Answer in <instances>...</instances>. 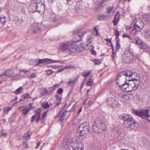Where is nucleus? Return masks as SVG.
I'll list each match as a JSON object with an SVG mask.
<instances>
[{"mask_svg": "<svg viewBox=\"0 0 150 150\" xmlns=\"http://www.w3.org/2000/svg\"><path fill=\"white\" fill-rule=\"evenodd\" d=\"M93 132L95 133H102L106 129L104 120L100 119L98 120L95 122L93 124Z\"/></svg>", "mask_w": 150, "mask_h": 150, "instance_id": "obj_1", "label": "nucleus"}, {"mask_svg": "<svg viewBox=\"0 0 150 150\" xmlns=\"http://www.w3.org/2000/svg\"><path fill=\"white\" fill-rule=\"evenodd\" d=\"M123 90L127 92H130L136 90L140 84V81H134L129 79Z\"/></svg>", "mask_w": 150, "mask_h": 150, "instance_id": "obj_2", "label": "nucleus"}, {"mask_svg": "<svg viewBox=\"0 0 150 150\" xmlns=\"http://www.w3.org/2000/svg\"><path fill=\"white\" fill-rule=\"evenodd\" d=\"M78 131L81 136L85 137L90 132V127L88 124H81L78 126Z\"/></svg>", "mask_w": 150, "mask_h": 150, "instance_id": "obj_3", "label": "nucleus"}, {"mask_svg": "<svg viewBox=\"0 0 150 150\" xmlns=\"http://www.w3.org/2000/svg\"><path fill=\"white\" fill-rule=\"evenodd\" d=\"M128 80L127 78H125V76L123 75V73H121L118 75L117 79V83L121 89L123 90L124 87L126 86V84Z\"/></svg>", "mask_w": 150, "mask_h": 150, "instance_id": "obj_4", "label": "nucleus"}, {"mask_svg": "<svg viewBox=\"0 0 150 150\" xmlns=\"http://www.w3.org/2000/svg\"><path fill=\"white\" fill-rule=\"evenodd\" d=\"M149 110L148 109L142 110H135L134 112L136 115L150 122V116L149 115Z\"/></svg>", "mask_w": 150, "mask_h": 150, "instance_id": "obj_5", "label": "nucleus"}, {"mask_svg": "<svg viewBox=\"0 0 150 150\" xmlns=\"http://www.w3.org/2000/svg\"><path fill=\"white\" fill-rule=\"evenodd\" d=\"M134 59L133 54L129 51H126L122 56V60L125 63H130L133 61Z\"/></svg>", "mask_w": 150, "mask_h": 150, "instance_id": "obj_6", "label": "nucleus"}, {"mask_svg": "<svg viewBox=\"0 0 150 150\" xmlns=\"http://www.w3.org/2000/svg\"><path fill=\"white\" fill-rule=\"evenodd\" d=\"M134 24L132 32L135 34L137 32H139L141 30H142L144 26L143 23L139 20L135 19L134 20Z\"/></svg>", "mask_w": 150, "mask_h": 150, "instance_id": "obj_7", "label": "nucleus"}, {"mask_svg": "<svg viewBox=\"0 0 150 150\" xmlns=\"http://www.w3.org/2000/svg\"><path fill=\"white\" fill-rule=\"evenodd\" d=\"M70 140L69 143L71 144V147L74 150H83V147L82 143H74L72 139H70Z\"/></svg>", "mask_w": 150, "mask_h": 150, "instance_id": "obj_8", "label": "nucleus"}, {"mask_svg": "<svg viewBox=\"0 0 150 150\" xmlns=\"http://www.w3.org/2000/svg\"><path fill=\"white\" fill-rule=\"evenodd\" d=\"M72 45L71 42L62 43L59 45V49L61 51L67 53L68 49Z\"/></svg>", "mask_w": 150, "mask_h": 150, "instance_id": "obj_9", "label": "nucleus"}, {"mask_svg": "<svg viewBox=\"0 0 150 150\" xmlns=\"http://www.w3.org/2000/svg\"><path fill=\"white\" fill-rule=\"evenodd\" d=\"M42 111V109L40 108H38L35 111V114L33 115L31 118V121L33 122L36 118V122L38 123L40 120V117L41 113Z\"/></svg>", "mask_w": 150, "mask_h": 150, "instance_id": "obj_10", "label": "nucleus"}, {"mask_svg": "<svg viewBox=\"0 0 150 150\" xmlns=\"http://www.w3.org/2000/svg\"><path fill=\"white\" fill-rule=\"evenodd\" d=\"M38 62L37 65L40 64H49L59 62V61H54L49 59H38Z\"/></svg>", "mask_w": 150, "mask_h": 150, "instance_id": "obj_11", "label": "nucleus"}, {"mask_svg": "<svg viewBox=\"0 0 150 150\" xmlns=\"http://www.w3.org/2000/svg\"><path fill=\"white\" fill-rule=\"evenodd\" d=\"M72 139V138H65L63 139L62 145L63 146V148L64 149H70L69 146H71V144L69 143V142L70 141V139Z\"/></svg>", "mask_w": 150, "mask_h": 150, "instance_id": "obj_12", "label": "nucleus"}, {"mask_svg": "<svg viewBox=\"0 0 150 150\" xmlns=\"http://www.w3.org/2000/svg\"><path fill=\"white\" fill-rule=\"evenodd\" d=\"M36 11L38 13H40L41 11H44L45 9L44 4L40 2L35 4Z\"/></svg>", "mask_w": 150, "mask_h": 150, "instance_id": "obj_13", "label": "nucleus"}, {"mask_svg": "<svg viewBox=\"0 0 150 150\" xmlns=\"http://www.w3.org/2000/svg\"><path fill=\"white\" fill-rule=\"evenodd\" d=\"M140 47L141 49L145 50L147 52L150 51V46L147 43L144 42H142Z\"/></svg>", "mask_w": 150, "mask_h": 150, "instance_id": "obj_14", "label": "nucleus"}, {"mask_svg": "<svg viewBox=\"0 0 150 150\" xmlns=\"http://www.w3.org/2000/svg\"><path fill=\"white\" fill-rule=\"evenodd\" d=\"M132 117L126 114H123L120 115L119 116L120 118L123 120L124 122L130 120V119Z\"/></svg>", "mask_w": 150, "mask_h": 150, "instance_id": "obj_15", "label": "nucleus"}, {"mask_svg": "<svg viewBox=\"0 0 150 150\" xmlns=\"http://www.w3.org/2000/svg\"><path fill=\"white\" fill-rule=\"evenodd\" d=\"M133 119V118H132L130 119V120H128L125 122H123V125L124 126L126 127H132V123Z\"/></svg>", "mask_w": 150, "mask_h": 150, "instance_id": "obj_16", "label": "nucleus"}, {"mask_svg": "<svg viewBox=\"0 0 150 150\" xmlns=\"http://www.w3.org/2000/svg\"><path fill=\"white\" fill-rule=\"evenodd\" d=\"M113 131L119 136H120L122 134V129L120 126L115 127L113 129Z\"/></svg>", "mask_w": 150, "mask_h": 150, "instance_id": "obj_17", "label": "nucleus"}, {"mask_svg": "<svg viewBox=\"0 0 150 150\" xmlns=\"http://www.w3.org/2000/svg\"><path fill=\"white\" fill-rule=\"evenodd\" d=\"M120 14L118 11H117L115 14L114 19L113 20L114 25H115L117 24L119 18Z\"/></svg>", "mask_w": 150, "mask_h": 150, "instance_id": "obj_18", "label": "nucleus"}, {"mask_svg": "<svg viewBox=\"0 0 150 150\" xmlns=\"http://www.w3.org/2000/svg\"><path fill=\"white\" fill-rule=\"evenodd\" d=\"M67 111L63 110H61L59 113V115L60 117V120L62 121L64 120V118L66 115Z\"/></svg>", "mask_w": 150, "mask_h": 150, "instance_id": "obj_19", "label": "nucleus"}, {"mask_svg": "<svg viewBox=\"0 0 150 150\" xmlns=\"http://www.w3.org/2000/svg\"><path fill=\"white\" fill-rule=\"evenodd\" d=\"M132 78L130 80L134 81H137V80L140 81L139 76L138 74L136 73H132Z\"/></svg>", "mask_w": 150, "mask_h": 150, "instance_id": "obj_20", "label": "nucleus"}, {"mask_svg": "<svg viewBox=\"0 0 150 150\" xmlns=\"http://www.w3.org/2000/svg\"><path fill=\"white\" fill-rule=\"evenodd\" d=\"M104 3L103 2L98 3L97 4L94 8V10L96 11H98L101 8L104 6Z\"/></svg>", "mask_w": 150, "mask_h": 150, "instance_id": "obj_21", "label": "nucleus"}, {"mask_svg": "<svg viewBox=\"0 0 150 150\" xmlns=\"http://www.w3.org/2000/svg\"><path fill=\"white\" fill-rule=\"evenodd\" d=\"M72 45L71 46H70L67 50V52L68 53H70L73 52L76 50V47L74 48L73 47V45L76 44V42H74L73 43L72 42Z\"/></svg>", "mask_w": 150, "mask_h": 150, "instance_id": "obj_22", "label": "nucleus"}, {"mask_svg": "<svg viewBox=\"0 0 150 150\" xmlns=\"http://www.w3.org/2000/svg\"><path fill=\"white\" fill-rule=\"evenodd\" d=\"M121 73H123V75L125 76V78H126V76H129V77H132V72L129 70L127 71L126 72H122Z\"/></svg>", "mask_w": 150, "mask_h": 150, "instance_id": "obj_23", "label": "nucleus"}, {"mask_svg": "<svg viewBox=\"0 0 150 150\" xmlns=\"http://www.w3.org/2000/svg\"><path fill=\"white\" fill-rule=\"evenodd\" d=\"M32 134V133L30 132H28L27 133L24 134L23 137L24 140H28L30 139V136Z\"/></svg>", "mask_w": 150, "mask_h": 150, "instance_id": "obj_24", "label": "nucleus"}, {"mask_svg": "<svg viewBox=\"0 0 150 150\" xmlns=\"http://www.w3.org/2000/svg\"><path fill=\"white\" fill-rule=\"evenodd\" d=\"M40 30L38 25L36 24L33 25L32 28V30L34 32H37L39 31Z\"/></svg>", "mask_w": 150, "mask_h": 150, "instance_id": "obj_25", "label": "nucleus"}, {"mask_svg": "<svg viewBox=\"0 0 150 150\" xmlns=\"http://www.w3.org/2000/svg\"><path fill=\"white\" fill-rule=\"evenodd\" d=\"M77 79V78H74L70 79L68 83L67 84L70 86H73L74 85V82L76 81Z\"/></svg>", "mask_w": 150, "mask_h": 150, "instance_id": "obj_26", "label": "nucleus"}, {"mask_svg": "<svg viewBox=\"0 0 150 150\" xmlns=\"http://www.w3.org/2000/svg\"><path fill=\"white\" fill-rule=\"evenodd\" d=\"M118 105V101L115 99H114L110 107L112 108H116Z\"/></svg>", "mask_w": 150, "mask_h": 150, "instance_id": "obj_27", "label": "nucleus"}, {"mask_svg": "<svg viewBox=\"0 0 150 150\" xmlns=\"http://www.w3.org/2000/svg\"><path fill=\"white\" fill-rule=\"evenodd\" d=\"M30 109V108H26L25 107H24V108L21 110L23 114L24 115H27L29 112Z\"/></svg>", "mask_w": 150, "mask_h": 150, "instance_id": "obj_28", "label": "nucleus"}, {"mask_svg": "<svg viewBox=\"0 0 150 150\" xmlns=\"http://www.w3.org/2000/svg\"><path fill=\"white\" fill-rule=\"evenodd\" d=\"M113 100L114 99L112 97H110L108 98L106 101L107 104L110 106Z\"/></svg>", "mask_w": 150, "mask_h": 150, "instance_id": "obj_29", "label": "nucleus"}, {"mask_svg": "<svg viewBox=\"0 0 150 150\" xmlns=\"http://www.w3.org/2000/svg\"><path fill=\"white\" fill-rule=\"evenodd\" d=\"M132 126V127H131V128L134 129H136L138 126V123L133 120Z\"/></svg>", "mask_w": 150, "mask_h": 150, "instance_id": "obj_30", "label": "nucleus"}, {"mask_svg": "<svg viewBox=\"0 0 150 150\" xmlns=\"http://www.w3.org/2000/svg\"><path fill=\"white\" fill-rule=\"evenodd\" d=\"M22 89V86L20 87L17 89H16V90L14 92V93L17 95L20 94L22 93L21 91Z\"/></svg>", "mask_w": 150, "mask_h": 150, "instance_id": "obj_31", "label": "nucleus"}, {"mask_svg": "<svg viewBox=\"0 0 150 150\" xmlns=\"http://www.w3.org/2000/svg\"><path fill=\"white\" fill-rule=\"evenodd\" d=\"M93 81L91 77H90L86 83V85L88 86H90L93 85Z\"/></svg>", "mask_w": 150, "mask_h": 150, "instance_id": "obj_32", "label": "nucleus"}, {"mask_svg": "<svg viewBox=\"0 0 150 150\" xmlns=\"http://www.w3.org/2000/svg\"><path fill=\"white\" fill-rule=\"evenodd\" d=\"M92 72L91 71H89L88 72H83L82 73V75L84 77H88L91 74Z\"/></svg>", "mask_w": 150, "mask_h": 150, "instance_id": "obj_33", "label": "nucleus"}, {"mask_svg": "<svg viewBox=\"0 0 150 150\" xmlns=\"http://www.w3.org/2000/svg\"><path fill=\"white\" fill-rule=\"evenodd\" d=\"M57 97V101L56 103V104L57 105H59L61 103V98L58 95L56 96Z\"/></svg>", "mask_w": 150, "mask_h": 150, "instance_id": "obj_34", "label": "nucleus"}, {"mask_svg": "<svg viewBox=\"0 0 150 150\" xmlns=\"http://www.w3.org/2000/svg\"><path fill=\"white\" fill-rule=\"evenodd\" d=\"M93 34L96 36H98L99 35V33L98 31V30L96 27H94L93 31Z\"/></svg>", "mask_w": 150, "mask_h": 150, "instance_id": "obj_35", "label": "nucleus"}, {"mask_svg": "<svg viewBox=\"0 0 150 150\" xmlns=\"http://www.w3.org/2000/svg\"><path fill=\"white\" fill-rule=\"evenodd\" d=\"M144 20L148 22H150V14L146 15L144 18Z\"/></svg>", "mask_w": 150, "mask_h": 150, "instance_id": "obj_36", "label": "nucleus"}, {"mask_svg": "<svg viewBox=\"0 0 150 150\" xmlns=\"http://www.w3.org/2000/svg\"><path fill=\"white\" fill-rule=\"evenodd\" d=\"M0 21L2 24L5 23L7 21L6 16H4L0 17Z\"/></svg>", "mask_w": 150, "mask_h": 150, "instance_id": "obj_37", "label": "nucleus"}, {"mask_svg": "<svg viewBox=\"0 0 150 150\" xmlns=\"http://www.w3.org/2000/svg\"><path fill=\"white\" fill-rule=\"evenodd\" d=\"M12 107H5L3 109V111L4 112L7 113L9 111H10L12 109Z\"/></svg>", "mask_w": 150, "mask_h": 150, "instance_id": "obj_38", "label": "nucleus"}, {"mask_svg": "<svg viewBox=\"0 0 150 150\" xmlns=\"http://www.w3.org/2000/svg\"><path fill=\"white\" fill-rule=\"evenodd\" d=\"M87 42L89 43L88 44L85 45L86 46H89L90 44L91 43V42L92 41V39L91 38V37L90 36H88L87 38Z\"/></svg>", "mask_w": 150, "mask_h": 150, "instance_id": "obj_39", "label": "nucleus"}, {"mask_svg": "<svg viewBox=\"0 0 150 150\" xmlns=\"http://www.w3.org/2000/svg\"><path fill=\"white\" fill-rule=\"evenodd\" d=\"M0 133L1 134L0 136H3L6 137L8 135V133L7 132H4L2 129L1 130Z\"/></svg>", "mask_w": 150, "mask_h": 150, "instance_id": "obj_40", "label": "nucleus"}, {"mask_svg": "<svg viewBox=\"0 0 150 150\" xmlns=\"http://www.w3.org/2000/svg\"><path fill=\"white\" fill-rule=\"evenodd\" d=\"M98 18L100 20H106L107 19V17L105 15H100L98 17Z\"/></svg>", "mask_w": 150, "mask_h": 150, "instance_id": "obj_41", "label": "nucleus"}, {"mask_svg": "<svg viewBox=\"0 0 150 150\" xmlns=\"http://www.w3.org/2000/svg\"><path fill=\"white\" fill-rule=\"evenodd\" d=\"M93 62L96 65H99L101 63V61L100 59H94L93 60Z\"/></svg>", "mask_w": 150, "mask_h": 150, "instance_id": "obj_42", "label": "nucleus"}, {"mask_svg": "<svg viewBox=\"0 0 150 150\" xmlns=\"http://www.w3.org/2000/svg\"><path fill=\"white\" fill-rule=\"evenodd\" d=\"M50 106V105L48 104V103H43L42 104V106L45 109L48 108Z\"/></svg>", "mask_w": 150, "mask_h": 150, "instance_id": "obj_43", "label": "nucleus"}, {"mask_svg": "<svg viewBox=\"0 0 150 150\" xmlns=\"http://www.w3.org/2000/svg\"><path fill=\"white\" fill-rule=\"evenodd\" d=\"M47 111L45 112L42 114V118L41 119V122H43L44 121V119L45 117L47 115Z\"/></svg>", "mask_w": 150, "mask_h": 150, "instance_id": "obj_44", "label": "nucleus"}, {"mask_svg": "<svg viewBox=\"0 0 150 150\" xmlns=\"http://www.w3.org/2000/svg\"><path fill=\"white\" fill-rule=\"evenodd\" d=\"M28 140L24 141L23 142V145L25 148H28Z\"/></svg>", "mask_w": 150, "mask_h": 150, "instance_id": "obj_45", "label": "nucleus"}, {"mask_svg": "<svg viewBox=\"0 0 150 150\" xmlns=\"http://www.w3.org/2000/svg\"><path fill=\"white\" fill-rule=\"evenodd\" d=\"M29 95L28 93H26L24 94H23L22 95V97L23 99L28 98L29 97Z\"/></svg>", "mask_w": 150, "mask_h": 150, "instance_id": "obj_46", "label": "nucleus"}, {"mask_svg": "<svg viewBox=\"0 0 150 150\" xmlns=\"http://www.w3.org/2000/svg\"><path fill=\"white\" fill-rule=\"evenodd\" d=\"M91 48L90 49L91 51V53L93 55L96 54V52L94 50V46L93 45H90Z\"/></svg>", "mask_w": 150, "mask_h": 150, "instance_id": "obj_47", "label": "nucleus"}, {"mask_svg": "<svg viewBox=\"0 0 150 150\" xmlns=\"http://www.w3.org/2000/svg\"><path fill=\"white\" fill-rule=\"evenodd\" d=\"M143 41H142L139 38H137L136 39L135 42L136 43L137 45H139V46H140V45L143 42Z\"/></svg>", "mask_w": 150, "mask_h": 150, "instance_id": "obj_48", "label": "nucleus"}, {"mask_svg": "<svg viewBox=\"0 0 150 150\" xmlns=\"http://www.w3.org/2000/svg\"><path fill=\"white\" fill-rule=\"evenodd\" d=\"M46 74L47 76L51 75L53 73V71L51 70H47L46 71Z\"/></svg>", "mask_w": 150, "mask_h": 150, "instance_id": "obj_49", "label": "nucleus"}, {"mask_svg": "<svg viewBox=\"0 0 150 150\" xmlns=\"http://www.w3.org/2000/svg\"><path fill=\"white\" fill-rule=\"evenodd\" d=\"M48 92V91L46 89H43L42 92L40 94L42 96H43L44 95L47 93Z\"/></svg>", "mask_w": 150, "mask_h": 150, "instance_id": "obj_50", "label": "nucleus"}, {"mask_svg": "<svg viewBox=\"0 0 150 150\" xmlns=\"http://www.w3.org/2000/svg\"><path fill=\"white\" fill-rule=\"evenodd\" d=\"M113 8L111 6L108 7L107 8V12L109 14L112 11Z\"/></svg>", "mask_w": 150, "mask_h": 150, "instance_id": "obj_51", "label": "nucleus"}, {"mask_svg": "<svg viewBox=\"0 0 150 150\" xmlns=\"http://www.w3.org/2000/svg\"><path fill=\"white\" fill-rule=\"evenodd\" d=\"M57 92L58 94H61L63 93V90L62 88H60L57 89Z\"/></svg>", "mask_w": 150, "mask_h": 150, "instance_id": "obj_52", "label": "nucleus"}, {"mask_svg": "<svg viewBox=\"0 0 150 150\" xmlns=\"http://www.w3.org/2000/svg\"><path fill=\"white\" fill-rule=\"evenodd\" d=\"M74 68V66H72L70 65H67V66H65L64 67V69H72Z\"/></svg>", "mask_w": 150, "mask_h": 150, "instance_id": "obj_53", "label": "nucleus"}, {"mask_svg": "<svg viewBox=\"0 0 150 150\" xmlns=\"http://www.w3.org/2000/svg\"><path fill=\"white\" fill-rule=\"evenodd\" d=\"M94 103L93 100H92L89 101L88 103V106H91Z\"/></svg>", "mask_w": 150, "mask_h": 150, "instance_id": "obj_54", "label": "nucleus"}, {"mask_svg": "<svg viewBox=\"0 0 150 150\" xmlns=\"http://www.w3.org/2000/svg\"><path fill=\"white\" fill-rule=\"evenodd\" d=\"M115 31L116 34V37L117 38L119 35V31L116 29H115Z\"/></svg>", "mask_w": 150, "mask_h": 150, "instance_id": "obj_55", "label": "nucleus"}, {"mask_svg": "<svg viewBox=\"0 0 150 150\" xmlns=\"http://www.w3.org/2000/svg\"><path fill=\"white\" fill-rule=\"evenodd\" d=\"M76 109V106L74 105L71 108V109L69 111L70 112H73Z\"/></svg>", "mask_w": 150, "mask_h": 150, "instance_id": "obj_56", "label": "nucleus"}, {"mask_svg": "<svg viewBox=\"0 0 150 150\" xmlns=\"http://www.w3.org/2000/svg\"><path fill=\"white\" fill-rule=\"evenodd\" d=\"M20 72H24L26 74L28 73V72H29V73L30 72V71L26 70H25V69L21 70H20Z\"/></svg>", "mask_w": 150, "mask_h": 150, "instance_id": "obj_57", "label": "nucleus"}, {"mask_svg": "<svg viewBox=\"0 0 150 150\" xmlns=\"http://www.w3.org/2000/svg\"><path fill=\"white\" fill-rule=\"evenodd\" d=\"M59 86V84H56L54 85L53 87H52V88H53L54 90L56 88H57Z\"/></svg>", "mask_w": 150, "mask_h": 150, "instance_id": "obj_58", "label": "nucleus"}, {"mask_svg": "<svg viewBox=\"0 0 150 150\" xmlns=\"http://www.w3.org/2000/svg\"><path fill=\"white\" fill-rule=\"evenodd\" d=\"M145 35L146 37H150V30H148L146 32Z\"/></svg>", "mask_w": 150, "mask_h": 150, "instance_id": "obj_59", "label": "nucleus"}, {"mask_svg": "<svg viewBox=\"0 0 150 150\" xmlns=\"http://www.w3.org/2000/svg\"><path fill=\"white\" fill-rule=\"evenodd\" d=\"M7 72H8L7 71H6L4 73L0 75V77H1V76H9L8 75V74H7Z\"/></svg>", "mask_w": 150, "mask_h": 150, "instance_id": "obj_60", "label": "nucleus"}, {"mask_svg": "<svg viewBox=\"0 0 150 150\" xmlns=\"http://www.w3.org/2000/svg\"><path fill=\"white\" fill-rule=\"evenodd\" d=\"M37 76L36 74L35 73H32L30 75V77L31 78H34L36 77Z\"/></svg>", "mask_w": 150, "mask_h": 150, "instance_id": "obj_61", "label": "nucleus"}, {"mask_svg": "<svg viewBox=\"0 0 150 150\" xmlns=\"http://www.w3.org/2000/svg\"><path fill=\"white\" fill-rule=\"evenodd\" d=\"M111 38L110 39H105V40L106 41V42H109L110 44L112 42L111 41Z\"/></svg>", "mask_w": 150, "mask_h": 150, "instance_id": "obj_62", "label": "nucleus"}, {"mask_svg": "<svg viewBox=\"0 0 150 150\" xmlns=\"http://www.w3.org/2000/svg\"><path fill=\"white\" fill-rule=\"evenodd\" d=\"M122 36L123 37H126L130 39L129 36L127 34H124Z\"/></svg>", "mask_w": 150, "mask_h": 150, "instance_id": "obj_63", "label": "nucleus"}, {"mask_svg": "<svg viewBox=\"0 0 150 150\" xmlns=\"http://www.w3.org/2000/svg\"><path fill=\"white\" fill-rule=\"evenodd\" d=\"M117 49H119L120 48V45L119 43H117L116 45Z\"/></svg>", "mask_w": 150, "mask_h": 150, "instance_id": "obj_64", "label": "nucleus"}]
</instances>
